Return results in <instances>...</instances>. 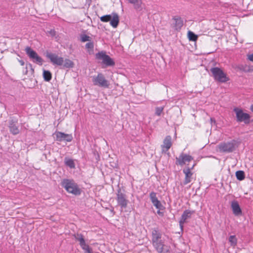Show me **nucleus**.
I'll return each mask as SVG.
<instances>
[{"mask_svg":"<svg viewBox=\"0 0 253 253\" xmlns=\"http://www.w3.org/2000/svg\"><path fill=\"white\" fill-rule=\"evenodd\" d=\"M61 186L70 193L75 195H79L81 194L80 188L73 180L68 179H63L61 182Z\"/></svg>","mask_w":253,"mask_h":253,"instance_id":"obj_1","label":"nucleus"},{"mask_svg":"<svg viewBox=\"0 0 253 253\" xmlns=\"http://www.w3.org/2000/svg\"><path fill=\"white\" fill-rule=\"evenodd\" d=\"M211 72L214 80L219 82L225 83L229 80V78L220 68L218 67L212 68L211 69Z\"/></svg>","mask_w":253,"mask_h":253,"instance_id":"obj_2","label":"nucleus"},{"mask_svg":"<svg viewBox=\"0 0 253 253\" xmlns=\"http://www.w3.org/2000/svg\"><path fill=\"white\" fill-rule=\"evenodd\" d=\"M92 81L94 85L99 87L108 88L110 84L109 81L105 79L104 75L101 73L92 77Z\"/></svg>","mask_w":253,"mask_h":253,"instance_id":"obj_3","label":"nucleus"},{"mask_svg":"<svg viewBox=\"0 0 253 253\" xmlns=\"http://www.w3.org/2000/svg\"><path fill=\"white\" fill-rule=\"evenodd\" d=\"M74 237L76 241L79 242L80 245L82 249L84 251V253H92L91 249L85 243L84 236L81 234H76Z\"/></svg>","mask_w":253,"mask_h":253,"instance_id":"obj_4","label":"nucleus"},{"mask_svg":"<svg viewBox=\"0 0 253 253\" xmlns=\"http://www.w3.org/2000/svg\"><path fill=\"white\" fill-rule=\"evenodd\" d=\"M74 237L76 241L79 242L80 245L82 249L84 251V253H92L91 249L85 243L84 236L81 234H76Z\"/></svg>","mask_w":253,"mask_h":253,"instance_id":"obj_5","label":"nucleus"},{"mask_svg":"<svg viewBox=\"0 0 253 253\" xmlns=\"http://www.w3.org/2000/svg\"><path fill=\"white\" fill-rule=\"evenodd\" d=\"M25 51L27 54L32 59L34 62L40 65L42 64L43 60L42 58L40 57L34 50L29 47H27L25 49Z\"/></svg>","mask_w":253,"mask_h":253,"instance_id":"obj_6","label":"nucleus"},{"mask_svg":"<svg viewBox=\"0 0 253 253\" xmlns=\"http://www.w3.org/2000/svg\"><path fill=\"white\" fill-rule=\"evenodd\" d=\"M96 57L98 59L101 60L102 63L108 66H113L115 62L112 58L104 52H100L96 54Z\"/></svg>","mask_w":253,"mask_h":253,"instance_id":"obj_7","label":"nucleus"},{"mask_svg":"<svg viewBox=\"0 0 253 253\" xmlns=\"http://www.w3.org/2000/svg\"><path fill=\"white\" fill-rule=\"evenodd\" d=\"M47 57L54 65L62 66L64 62V58L52 53H47Z\"/></svg>","mask_w":253,"mask_h":253,"instance_id":"obj_8","label":"nucleus"},{"mask_svg":"<svg viewBox=\"0 0 253 253\" xmlns=\"http://www.w3.org/2000/svg\"><path fill=\"white\" fill-rule=\"evenodd\" d=\"M234 145L232 142H223L217 147V151L220 152H230L234 150Z\"/></svg>","mask_w":253,"mask_h":253,"instance_id":"obj_9","label":"nucleus"},{"mask_svg":"<svg viewBox=\"0 0 253 253\" xmlns=\"http://www.w3.org/2000/svg\"><path fill=\"white\" fill-rule=\"evenodd\" d=\"M53 135L55 137L56 140L58 141H66L67 142H71L73 139L72 135L71 134L56 131Z\"/></svg>","mask_w":253,"mask_h":253,"instance_id":"obj_10","label":"nucleus"},{"mask_svg":"<svg viewBox=\"0 0 253 253\" xmlns=\"http://www.w3.org/2000/svg\"><path fill=\"white\" fill-rule=\"evenodd\" d=\"M193 160V158L188 155L181 153L178 157L176 158V164L180 166H183L187 162H190Z\"/></svg>","mask_w":253,"mask_h":253,"instance_id":"obj_11","label":"nucleus"},{"mask_svg":"<svg viewBox=\"0 0 253 253\" xmlns=\"http://www.w3.org/2000/svg\"><path fill=\"white\" fill-rule=\"evenodd\" d=\"M150 200L153 204V205L156 207L157 209H164V208L162 205L161 202L158 199L156 196V193L155 192H151L150 194Z\"/></svg>","mask_w":253,"mask_h":253,"instance_id":"obj_12","label":"nucleus"},{"mask_svg":"<svg viewBox=\"0 0 253 253\" xmlns=\"http://www.w3.org/2000/svg\"><path fill=\"white\" fill-rule=\"evenodd\" d=\"M117 200L118 204L121 206L122 208H125L126 207L128 201L126 199V195L120 191H118L117 194Z\"/></svg>","mask_w":253,"mask_h":253,"instance_id":"obj_13","label":"nucleus"},{"mask_svg":"<svg viewBox=\"0 0 253 253\" xmlns=\"http://www.w3.org/2000/svg\"><path fill=\"white\" fill-rule=\"evenodd\" d=\"M237 120L239 122H243L245 124L249 123L250 115L244 112H236Z\"/></svg>","mask_w":253,"mask_h":253,"instance_id":"obj_14","label":"nucleus"},{"mask_svg":"<svg viewBox=\"0 0 253 253\" xmlns=\"http://www.w3.org/2000/svg\"><path fill=\"white\" fill-rule=\"evenodd\" d=\"M183 172L185 174V178L183 182V184L185 185H187L192 181L193 172L189 168L183 169Z\"/></svg>","mask_w":253,"mask_h":253,"instance_id":"obj_15","label":"nucleus"},{"mask_svg":"<svg viewBox=\"0 0 253 253\" xmlns=\"http://www.w3.org/2000/svg\"><path fill=\"white\" fill-rule=\"evenodd\" d=\"M192 213V212L188 210L184 211L183 213L179 220V225L182 230H183V224L186 222V220L188 218H189L191 217Z\"/></svg>","mask_w":253,"mask_h":253,"instance_id":"obj_16","label":"nucleus"},{"mask_svg":"<svg viewBox=\"0 0 253 253\" xmlns=\"http://www.w3.org/2000/svg\"><path fill=\"white\" fill-rule=\"evenodd\" d=\"M171 137L170 136L168 135L166 137L163 141V144L162 145V149L163 152L167 151L171 146Z\"/></svg>","mask_w":253,"mask_h":253,"instance_id":"obj_17","label":"nucleus"},{"mask_svg":"<svg viewBox=\"0 0 253 253\" xmlns=\"http://www.w3.org/2000/svg\"><path fill=\"white\" fill-rule=\"evenodd\" d=\"M231 206L233 212L236 216H240L242 214V210L237 201H232Z\"/></svg>","mask_w":253,"mask_h":253,"instance_id":"obj_18","label":"nucleus"},{"mask_svg":"<svg viewBox=\"0 0 253 253\" xmlns=\"http://www.w3.org/2000/svg\"><path fill=\"white\" fill-rule=\"evenodd\" d=\"M128 3L133 5L135 9L141 11L143 9V2L142 0H126Z\"/></svg>","mask_w":253,"mask_h":253,"instance_id":"obj_19","label":"nucleus"},{"mask_svg":"<svg viewBox=\"0 0 253 253\" xmlns=\"http://www.w3.org/2000/svg\"><path fill=\"white\" fill-rule=\"evenodd\" d=\"M10 131L14 135L19 133V130L18 127L16 126L15 122H11L9 126Z\"/></svg>","mask_w":253,"mask_h":253,"instance_id":"obj_20","label":"nucleus"},{"mask_svg":"<svg viewBox=\"0 0 253 253\" xmlns=\"http://www.w3.org/2000/svg\"><path fill=\"white\" fill-rule=\"evenodd\" d=\"M175 28L176 30H179L183 26V21L181 18L174 17L173 19Z\"/></svg>","mask_w":253,"mask_h":253,"instance_id":"obj_21","label":"nucleus"},{"mask_svg":"<svg viewBox=\"0 0 253 253\" xmlns=\"http://www.w3.org/2000/svg\"><path fill=\"white\" fill-rule=\"evenodd\" d=\"M110 21L111 25L114 28H116L119 21L118 15L117 14H113Z\"/></svg>","mask_w":253,"mask_h":253,"instance_id":"obj_22","label":"nucleus"},{"mask_svg":"<svg viewBox=\"0 0 253 253\" xmlns=\"http://www.w3.org/2000/svg\"><path fill=\"white\" fill-rule=\"evenodd\" d=\"M161 238V235L158 231L154 230L152 231V241L153 244L157 243L159 241Z\"/></svg>","mask_w":253,"mask_h":253,"instance_id":"obj_23","label":"nucleus"},{"mask_svg":"<svg viewBox=\"0 0 253 253\" xmlns=\"http://www.w3.org/2000/svg\"><path fill=\"white\" fill-rule=\"evenodd\" d=\"M73 62L69 59H64V62L62 64V67L65 68H70L73 67Z\"/></svg>","mask_w":253,"mask_h":253,"instance_id":"obj_24","label":"nucleus"},{"mask_svg":"<svg viewBox=\"0 0 253 253\" xmlns=\"http://www.w3.org/2000/svg\"><path fill=\"white\" fill-rule=\"evenodd\" d=\"M65 164L71 169L75 168V165L73 160L66 158L65 159Z\"/></svg>","mask_w":253,"mask_h":253,"instance_id":"obj_25","label":"nucleus"},{"mask_svg":"<svg viewBox=\"0 0 253 253\" xmlns=\"http://www.w3.org/2000/svg\"><path fill=\"white\" fill-rule=\"evenodd\" d=\"M43 77L45 81L48 82L51 79V74L48 71L43 70Z\"/></svg>","mask_w":253,"mask_h":253,"instance_id":"obj_26","label":"nucleus"},{"mask_svg":"<svg viewBox=\"0 0 253 253\" xmlns=\"http://www.w3.org/2000/svg\"><path fill=\"white\" fill-rule=\"evenodd\" d=\"M154 246L155 247L157 251L159 253L162 251V249L163 248L164 245L161 242H157L156 243L153 244Z\"/></svg>","mask_w":253,"mask_h":253,"instance_id":"obj_27","label":"nucleus"},{"mask_svg":"<svg viewBox=\"0 0 253 253\" xmlns=\"http://www.w3.org/2000/svg\"><path fill=\"white\" fill-rule=\"evenodd\" d=\"M236 176L237 179L242 180L245 178L244 172L243 171L239 170L236 172Z\"/></svg>","mask_w":253,"mask_h":253,"instance_id":"obj_28","label":"nucleus"},{"mask_svg":"<svg viewBox=\"0 0 253 253\" xmlns=\"http://www.w3.org/2000/svg\"><path fill=\"white\" fill-rule=\"evenodd\" d=\"M188 36L189 40L192 41H196L198 38L197 36L191 31L188 32Z\"/></svg>","mask_w":253,"mask_h":253,"instance_id":"obj_29","label":"nucleus"},{"mask_svg":"<svg viewBox=\"0 0 253 253\" xmlns=\"http://www.w3.org/2000/svg\"><path fill=\"white\" fill-rule=\"evenodd\" d=\"M229 241L232 246H235L237 244V239L235 236L232 235L229 237Z\"/></svg>","mask_w":253,"mask_h":253,"instance_id":"obj_30","label":"nucleus"},{"mask_svg":"<svg viewBox=\"0 0 253 253\" xmlns=\"http://www.w3.org/2000/svg\"><path fill=\"white\" fill-rule=\"evenodd\" d=\"M112 18V15H106L100 17V20L102 22H107L110 21Z\"/></svg>","mask_w":253,"mask_h":253,"instance_id":"obj_31","label":"nucleus"},{"mask_svg":"<svg viewBox=\"0 0 253 253\" xmlns=\"http://www.w3.org/2000/svg\"><path fill=\"white\" fill-rule=\"evenodd\" d=\"M160 253H170L169 247L164 245Z\"/></svg>","mask_w":253,"mask_h":253,"instance_id":"obj_32","label":"nucleus"},{"mask_svg":"<svg viewBox=\"0 0 253 253\" xmlns=\"http://www.w3.org/2000/svg\"><path fill=\"white\" fill-rule=\"evenodd\" d=\"M81 38V41L83 42H85L90 41V37L86 35H82Z\"/></svg>","mask_w":253,"mask_h":253,"instance_id":"obj_33","label":"nucleus"},{"mask_svg":"<svg viewBox=\"0 0 253 253\" xmlns=\"http://www.w3.org/2000/svg\"><path fill=\"white\" fill-rule=\"evenodd\" d=\"M85 47L87 49H92L93 48V43L91 42H89L86 43Z\"/></svg>","mask_w":253,"mask_h":253,"instance_id":"obj_34","label":"nucleus"},{"mask_svg":"<svg viewBox=\"0 0 253 253\" xmlns=\"http://www.w3.org/2000/svg\"><path fill=\"white\" fill-rule=\"evenodd\" d=\"M248 59L253 62V53L248 55Z\"/></svg>","mask_w":253,"mask_h":253,"instance_id":"obj_35","label":"nucleus"},{"mask_svg":"<svg viewBox=\"0 0 253 253\" xmlns=\"http://www.w3.org/2000/svg\"><path fill=\"white\" fill-rule=\"evenodd\" d=\"M157 213L161 216L163 215V212L161 211V210H163V209H158Z\"/></svg>","mask_w":253,"mask_h":253,"instance_id":"obj_36","label":"nucleus"},{"mask_svg":"<svg viewBox=\"0 0 253 253\" xmlns=\"http://www.w3.org/2000/svg\"><path fill=\"white\" fill-rule=\"evenodd\" d=\"M163 109H164L163 107H158L157 108V110L156 111H163Z\"/></svg>","mask_w":253,"mask_h":253,"instance_id":"obj_37","label":"nucleus"},{"mask_svg":"<svg viewBox=\"0 0 253 253\" xmlns=\"http://www.w3.org/2000/svg\"><path fill=\"white\" fill-rule=\"evenodd\" d=\"M19 63H20V65L21 66H23L24 65V61H23V60H19Z\"/></svg>","mask_w":253,"mask_h":253,"instance_id":"obj_38","label":"nucleus"},{"mask_svg":"<svg viewBox=\"0 0 253 253\" xmlns=\"http://www.w3.org/2000/svg\"><path fill=\"white\" fill-rule=\"evenodd\" d=\"M50 33H51V35H52V36H53V35H55V32H54V31H51L50 32Z\"/></svg>","mask_w":253,"mask_h":253,"instance_id":"obj_39","label":"nucleus"},{"mask_svg":"<svg viewBox=\"0 0 253 253\" xmlns=\"http://www.w3.org/2000/svg\"><path fill=\"white\" fill-rule=\"evenodd\" d=\"M234 111H242V110L241 109H239L238 108H235L234 109Z\"/></svg>","mask_w":253,"mask_h":253,"instance_id":"obj_40","label":"nucleus"},{"mask_svg":"<svg viewBox=\"0 0 253 253\" xmlns=\"http://www.w3.org/2000/svg\"><path fill=\"white\" fill-rule=\"evenodd\" d=\"M251 111H253V105L251 106Z\"/></svg>","mask_w":253,"mask_h":253,"instance_id":"obj_41","label":"nucleus"},{"mask_svg":"<svg viewBox=\"0 0 253 253\" xmlns=\"http://www.w3.org/2000/svg\"><path fill=\"white\" fill-rule=\"evenodd\" d=\"M160 115V112H158V115Z\"/></svg>","mask_w":253,"mask_h":253,"instance_id":"obj_42","label":"nucleus"}]
</instances>
